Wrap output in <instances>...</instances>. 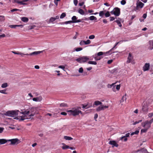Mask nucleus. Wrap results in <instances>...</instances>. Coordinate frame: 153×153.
<instances>
[{"label": "nucleus", "mask_w": 153, "mask_h": 153, "mask_svg": "<svg viewBox=\"0 0 153 153\" xmlns=\"http://www.w3.org/2000/svg\"><path fill=\"white\" fill-rule=\"evenodd\" d=\"M7 83H4L1 85V87L2 88H5L7 86Z\"/></svg>", "instance_id": "obj_32"}, {"label": "nucleus", "mask_w": 153, "mask_h": 153, "mask_svg": "<svg viewBox=\"0 0 153 153\" xmlns=\"http://www.w3.org/2000/svg\"><path fill=\"white\" fill-rule=\"evenodd\" d=\"M24 1H20V2H19V4H22V5H27V4L26 3H24Z\"/></svg>", "instance_id": "obj_51"}, {"label": "nucleus", "mask_w": 153, "mask_h": 153, "mask_svg": "<svg viewBox=\"0 0 153 153\" xmlns=\"http://www.w3.org/2000/svg\"><path fill=\"white\" fill-rule=\"evenodd\" d=\"M20 113L23 114L24 115L19 117H16L15 119H19V121H23L25 119H30L33 116L35 113H32L30 114L29 111L27 110H25L24 111L22 112H19Z\"/></svg>", "instance_id": "obj_1"}, {"label": "nucleus", "mask_w": 153, "mask_h": 153, "mask_svg": "<svg viewBox=\"0 0 153 153\" xmlns=\"http://www.w3.org/2000/svg\"><path fill=\"white\" fill-rule=\"evenodd\" d=\"M33 100L36 102L38 101L37 97L33 98Z\"/></svg>", "instance_id": "obj_63"}, {"label": "nucleus", "mask_w": 153, "mask_h": 153, "mask_svg": "<svg viewBox=\"0 0 153 153\" xmlns=\"http://www.w3.org/2000/svg\"><path fill=\"white\" fill-rule=\"evenodd\" d=\"M149 43L150 45L149 49L150 50L153 49V40L150 41Z\"/></svg>", "instance_id": "obj_19"}, {"label": "nucleus", "mask_w": 153, "mask_h": 153, "mask_svg": "<svg viewBox=\"0 0 153 153\" xmlns=\"http://www.w3.org/2000/svg\"><path fill=\"white\" fill-rule=\"evenodd\" d=\"M103 52H98L97 54V56H100L102 55L103 54Z\"/></svg>", "instance_id": "obj_48"}, {"label": "nucleus", "mask_w": 153, "mask_h": 153, "mask_svg": "<svg viewBox=\"0 0 153 153\" xmlns=\"http://www.w3.org/2000/svg\"><path fill=\"white\" fill-rule=\"evenodd\" d=\"M19 140L18 138L8 140V141L11 142L10 144L12 145L18 144L19 143Z\"/></svg>", "instance_id": "obj_8"}, {"label": "nucleus", "mask_w": 153, "mask_h": 153, "mask_svg": "<svg viewBox=\"0 0 153 153\" xmlns=\"http://www.w3.org/2000/svg\"><path fill=\"white\" fill-rule=\"evenodd\" d=\"M78 12L81 15H83L84 14L85 12L84 10L82 9H79L78 10Z\"/></svg>", "instance_id": "obj_29"}, {"label": "nucleus", "mask_w": 153, "mask_h": 153, "mask_svg": "<svg viewBox=\"0 0 153 153\" xmlns=\"http://www.w3.org/2000/svg\"><path fill=\"white\" fill-rule=\"evenodd\" d=\"M108 108V106L105 105H101L100 106L96 108V111H99L101 110H104L105 108Z\"/></svg>", "instance_id": "obj_9"}, {"label": "nucleus", "mask_w": 153, "mask_h": 153, "mask_svg": "<svg viewBox=\"0 0 153 153\" xmlns=\"http://www.w3.org/2000/svg\"><path fill=\"white\" fill-rule=\"evenodd\" d=\"M82 108H88L92 106V104L91 103L88 102L86 104H82Z\"/></svg>", "instance_id": "obj_15"}, {"label": "nucleus", "mask_w": 153, "mask_h": 153, "mask_svg": "<svg viewBox=\"0 0 153 153\" xmlns=\"http://www.w3.org/2000/svg\"><path fill=\"white\" fill-rule=\"evenodd\" d=\"M148 130V129L145 128H144V129H142L141 130V133H145L147 132Z\"/></svg>", "instance_id": "obj_35"}, {"label": "nucleus", "mask_w": 153, "mask_h": 153, "mask_svg": "<svg viewBox=\"0 0 153 153\" xmlns=\"http://www.w3.org/2000/svg\"><path fill=\"white\" fill-rule=\"evenodd\" d=\"M77 17L75 16H73L71 18V19L72 20V23H76V21Z\"/></svg>", "instance_id": "obj_22"}, {"label": "nucleus", "mask_w": 153, "mask_h": 153, "mask_svg": "<svg viewBox=\"0 0 153 153\" xmlns=\"http://www.w3.org/2000/svg\"><path fill=\"white\" fill-rule=\"evenodd\" d=\"M35 109L34 108H31L30 110L28 111L30 112V114L32 113H34L35 114V112H33L34 111Z\"/></svg>", "instance_id": "obj_30"}, {"label": "nucleus", "mask_w": 153, "mask_h": 153, "mask_svg": "<svg viewBox=\"0 0 153 153\" xmlns=\"http://www.w3.org/2000/svg\"><path fill=\"white\" fill-rule=\"evenodd\" d=\"M6 90H0V92L3 94H7V93L6 92Z\"/></svg>", "instance_id": "obj_39"}, {"label": "nucleus", "mask_w": 153, "mask_h": 153, "mask_svg": "<svg viewBox=\"0 0 153 153\" xmlns=\"http://www.w3.org/2000/svg\"><path fill=\"white\" fill-rule=\"evenodd\" d=\"M120 88V85H117L116 87V88L117 90H119Z\"/></svg>", "instance_id": "obj_55"}, {"label": "nucleus", "mask_w": 153, "mask_h": 153, "mask_svg": "<svg viewBox=\"0 0 153 153\" xmlns=\"http://www.w3.org/2000/svg\"><path fill=\"white\" fill-rule=\"evenodd\" d=\"M153 116V113H149L148 114V116L149 117H151Z\"/></svg>", "instance_id": "obj_56"}, {"label": "nucleus", "mask_w": 153, "mask_h": 153, "mask_svg": "<svg viewBox=\"0 0 153 153\" xmlns=\"http://www.w3.org/2000/svg\"><path fill=\"white\" fill-rule=\"evenodd\" d=\"M91 42V41L89 39L87 40L86 41H85V45H88Z\"/></svg>", "instance_id": "obj_38"}, {"label": "nucleus", "mask_w": 153, "mask_h": 153, "mask_svg": "<svg viewBox=\"0 0 153 153\" xmlns=\"http://www.w3.org/2000/svg\"><path fill=\"white\" fill-rule=\"evenodd\" d=\"M102 102L99 101H96L94 102V105L97 106L99 105H101Z\"/></svg>", "instance_id": "obj_27"}, {"label": "nucleus", "mask_w": 153, "mask_h": 153, "mask_svg": "<svg viewBox=\"0 0 153 153\" xmlns=\"http://www.w3.org/2000/svg\"><path fill=\"white\" fill-rule=\"evenodd\" d=\"M74 3L75 6H76L78 4V0H74Z\"/></svg>", "instance_id": "obj_49"}, {"label": "nucleus", "mask_w": 153, "mask_h": 153, "mask_svg": "<svg viewBox=\"0 0 153 153\" xmlns=\"http://www.w3.org/2000/svg\"><path fill=\"white\" fill-rule=\"evenodd\" d=\"M109 144L112 145V147H118V144L114 140L110 141L109 142Z\"/></svg>", "instance_id": "obj_12"}, {"label": "nucleus", "mask_w": 153, "mask_h": 153, "mask_svg": "<svg viewBox=\"0 0 153 153\" xmlns=\"http://www.w3.org/2000/svg\"><path fill=\"white\" fill-rule=\"evenodd\" d=\"M89 19L90 20H97V18L96 17L93 16H90V17H89Z\"/></svg>", "instance_id": "obj_25"}, {"label": "nucleus", "mask_w": 153, "mask_h": 153, "mask_svg": "<svg viewBox=\"0 0 153 153\" xmlns=\"http://www.w3.org/2000/svg\"><path fill=\"white\" fill-rule=\"evenodd\" d=\"M95 36L94 35H92L90 36H89V39H93L95 38Z\"/></svg>", "instance_id": "obj_41"}, {"label": "nucleus", "mask_w": 153, "mask_h": 153, "mask_svg": "<svg viewBox=\"0 0 153 153\" xmlns=\"http://www.w3.org/2000/svg\"><path fill=\"white\" fill-rule=\"evenodd\" d=\"M139 130H136V131H135V132H132L131 134V135L132 136L134 134H137L139 133Z\"/></svg>", "instance_id": "obj_33"}, {"label": "nucleus", "mask_w": 153, "mask_h": 153, "mask_svg": "<svg viewBox=\"0 0 153 153\" xmlns=\"http://www.w3.org/2000/svg\"><path fill=\"white\" fill-rule=\"evenodd\" d=\"M66 16V14L65 13H62L60 16V19H63Z\"/></svg>", "instance_id": "obj_36"}, {"label": "nucleus", "mask_w": 153, "mask_h": 153, "mask_svg": "<svg viewBox=\"0 0 153 153\" xmlns=\"http://www.w3.org/2000/svg\"><path fill=\"white\" fill-rule=\"evenodd\" d=\"M38 101H40L42 100V97L41 96H39L37 97Z\"/></svg>", "instance_id": "obj_59"}, {"label": "nucleus", "mask_w": 153, "mask_h": 153, "mask_svg": "<svg viewBox=\"0 0 153 153\" xmlns=\"http://www.w3.org/2000/svg\"><path fill=\"white\" fill-rule=\"evenodd\" d=\"M79 108H80V107L78 108H73L72 110H69L67 111V112H70L71 114L74 116H75L78 115L79 113L82 114V112L79 110Z\"/></svg>", "instance_id": "obj_2"}, {"label": "nucleus", "mask_w": 153, "mask_h": 153, "mask_svg": "<svg viewBox=\"0 0 153 153\" xmlns=\"http://www.w3.org/2000/svg\"><path fill=\"white\" fill-rule=\"evenodd\" d=\"M64 138L66 140H71L73 139V138L71 137L68 136H64Z\"/></svg>", "instance_id": "obj_23"}, {"label": "nucleus", "mask_w": 153, "mask_h": 153, "mask_svg": "<svg viewBox=\"0 0 153 153\" xmlns=\"http://www.w3.org/2000/svg\"><path fill=\"white\" fill-rule=\"evenodd\" d=\"M56 20V19H54V17H52L51 18L49 19V22H53Z\"/></svg>", "instance_id": "obj_37"}, {"label": "nucleus", "mask_w": 153, "mask_h": 153, "mask_svg": "<svg viewBox=\"0 0 153 153\" xmlns=\"http://www.w3.org/2000/svg\"><path fill=\"white\" fill-rule=\"evenodd\" d=\"M142 152H144V153H148V152L146 149H143V150H141Z\"/></svg>", "instance_id": "obj_60"}, {"label": "nucleus", "mask_w": 153, "mask_h": 153, "mask_svg": "<svg viewBox=\"0 0 153 153\" xmlns=\"http://www.w3.org/2000/svg\"><path fill=\"white\" fill-rule=\"evenodd\" d=\"M82 50V48H76L75 49V50L76 51H81Z\"/></svg>", "instance_id": "obj_40"}, {"label": "nucleus", "mask_w": 153, "mask_h": 153, "mask_svg": "<svg viewBox=\"0 0 153 153\" xmlns=\"http://www.w3.org/2000/svg\"><path fill=\"white\" fill-rule=\"evenodd\" d=\"M142 110L144 113H146L148 110V106L147 105L144 104L142 106Z\"/></svg>", "instance_id": "obj_11"}, {"label": "nucleus", "mask_w": 153, "mask_h": 153, "mask_svg": "<svg viewBox=\"0 0 153 153\" xmlns=\"http://www.w3.org/2000/svg\"><path fill=\"white\" fill-rule=\"evenodd\" d=\"M113 62V60L112 59L109 60L107 62V63L108 64H111Z\"/></svg>", "instance_id": "obj_61"}, {"label": "nucleus", "mask_w": 153, "mask_h": 153, "mask_svg": "<svg viewBox=\"0 0 153 153\" xmlns=\"http://www.w3.org/2000/svg\"><path fill=\"white\" fill-rule=\"evenodd\" d=\"M58 68H59L62 69L63 70H64V69L65 68V67L64 66L60 65L58 67Z\"/></svg>", "instance_id": "obj_57"}, {"label": "nucleus", "mask_w": 153, "mask_h": 153, "mask_svg": "<svg viewBox=\"0 0 153 153\" xmlns=\"http://www.w3.org/2000/svg\"><path fill=\"white\" fill-rule=\"evenodd\" d=\"M72 21L71 20V21L65 22H64L63 23L65 24H68L72 23Z\"/></svg>", "instance_id": "obj_42"}, {"label": "nucleus", "mask_w": 153, "mask_h": 153, "mask_svg": "<svg viewBox=\"0 0 153 153\" xmlns=\"http://www.w3.org/2000/svg\"><path fill=\"white\" fill-rule=\"evenodd\" d=\"M109 19L110 21H113L115 19V18L113 17H110Z\"/></svg>", "instance_id": "obj_53"}, {"label": "nucleus", "mask_w": 153, "mask_h": 153, "mask_svg": "<svg viewBox=\"0 0 153 153\" xmlns=\"http://www.w3.org/2000/svg\"><path fill=\"white\" fill-rule=\"evenodd\" d=\"M83 69L81 67L79 68V72L80 73H82L83 71Z\"/></svg>", "instance_id": "obj_47"}, {"label": "nucleus", "mask_w": 153, "mask_h": 153, "mask_svg": "<svg viewBox=\"0 0 153 153\" xmlns=\"http://www.w3.org/2000/svg\"><path fill=\"white\" fill-rule=\"evenodd\" d=\"M99 16L103 17L104 15L106 17H109L110 16L111 14L108 11H106L105 10L100 11L99 13Z\"/></svg>", "instance_id": "obj_5"}, {"label": "nucleus", "mask_w": 153, "mask_h": 153, "mask_svg": "<svg viewBox=\"0 0 153 153\" xmlns=\"http://www.w3.org/2000/svg\"><path fill=\"white\" fill-rule=\"evenodd\" d=\"M144 5V4H143V3H142L141 2H140L138 3L137 6L138 7H140V8H142L143 7Z\"/></svg>", "instance_id": "obj_26"}, {"label": "nucleus", "mask_w": 153, "mask_h": 153, "mask_svg": "<svg viewBox=\"0 0 153 153\" xmlns=\"http://www.w3.org/2000/svg\"><path fill=\"white\" fill-rule=\"evenodd\" d=\"M89 60V58L86 56H83L77 58L76 60L79 63H83L86 62Z\"/></svg>", "instance_id": "obj_4"}, {"label": "nucleus", "mask_w": 153, "mask_h": 153, "mask_svg": "<svg viewBox=\"0 0 153 153\" xmlns=\"http://www.w3.org/2000/svg\"><path fill=\"white\" fill-rule=\"evenodd\" d=\"M142 126L144 128L148 129L151 126V125L148 120H146L141 123Z\"/></svg>", "instance_id": "obj_7"}, {"label": "nucleus", "mask_w": 153, "mask_h": 153, "mask_svg": "<svg viewBox=\"0 0 153 153\" xmlns=\"http://www.w3.org/2000/svg\"><path fill=\"white\" fill-rule=\"evenodd\" d=\"M20 10L17 9H13L11 10V11L12 12L15 11H18L19 10Z\"/></svg>", "instance_id": "obj_52"}, {"label": "nucleus", "mask_w": 153, "mask_h": 153, "mask_svg": "<svg viewBox=\"0 0 153 153\" xmlns=\"http://www.w3.org/2000/svg\"><path fill=\"white\" fill-rule=\"evenodd\" d=\"M9 27L11 28H15L17 27H23L22 25H10Z\"/></svg>", "instance_id": "obj_24"}, {"label": "nucleus", "mask_w": 153, "mask_h": 153, "mask_svg": "<svg viewBox=\"0 0 153 153\" xmlns=\"http://www.w3.org/2000/svg\"><path fill=\"white\" fill-rule=\"evenodd\" d=\"M120 21L121 19L119 18L118 19L115 21L114 22H116L120 27H121L122 26V25L121 24Z\"/></svg>", "instance_id": "obj_17"}, {"label": "nucleus", "mask_w": 153, "mask_h": 153, "mask_svg": "<svg viewBox=\"0 0 153 153\" xmlns=\"http://www.w3.org/2000/svg\"><path fill=\"white\" fill-rule=\"evenodd\" d=\"M98 56H95L94 58L95 59V60H100V58H99L98 57Z\"/></svg>", "instance_id": "obj_64"}, {"label": "nucleus", "mask_w": 153, "mask_h": 153, "mask_svg": "<svg viewBox=\"0 0 153 153\" xmlns=\"http://www.w3.org/2000/svg\"><path fill=\"white\" fill-rule=\"evenodd\" d=\"M42 51H34V52H33L30 53V54L26 53V54H25V55L32 56V55H37V54H40V53H42Z\"/></svg>", "instance_id": "obj_13"}, {"label": "nucleus", "mask_w": 153, "mask_h": 153, "mask_svg": "<svg viewBox=\"0 0 153 153\" xmlns=\"http://www.w3.org/2000/svg\"><path fill=\"white\" fill-rule=\"evenodd\" d=\"M19 112V110L9 111L6 112L5 115L8 116L14 117L18 116V112Z\"/></svg>", "instance_id": "obj_3"}, {"label": "nucleus", "mask_w": 153, "mask_h": 153, "mask_svg": "<svg viewBox=\"0 0 153 153\" xmlns=\"http://www.w3.org/2000/svg\"><path fill=\"white\" fill-rule=\"evenodd\" d=\"M126 94L125 95V96H123V97L122 99V100L123 101H124V100H126Z\"/></svg>", "instance_id": "obj_58"}, {"label": "nucleus", "mask_w": 153, "mask_h": 153, "mask_svg": "<svg viewBox=\"0 0 153 153\" xmlns=\"http://www.w3.org/2000/svg\"><path fill=\"white\" fill-rule=\"evenodd\" d=\"M8 141V140H7L5 139H0V144H4Z\"/></svg>", "instance_id": "obj_18"}, {"label": "nucleus", "mask_w": 153, "mask_h": 153, "mask_svg": "<svg viewBox=\"0 0 153 153\" xmlns=\"http://www.w3.org/2000/svg\"><path fill=\"white\" fill-rule=\"evenodd\" d=\"M79 44L81 45H83L85 44V41L82 40L79 43Z\"/></svg>", "instance_id": "obj_44"}, {"label": "nucleus", "mask_w": 153, "mask_h": 153, "mask_svg": "<svg viewBox=\"0 0 153 153\" xmlns=\"http://www.w3.org/2000/svg\"><path fill=\"white\" fill-rule=\"evenodd\" d=\"M126 1L124 0H122L121 1V4L123 5H124L126 4Z\"/></svg>", "instance_id": "obj_46"}, {"label": "nucleus", "mask_w": 153, "mask_h": 153, "mask_svg": "<svg viewBox=\"0 0 153 153\" xmlns=\"http://www.w3.org/2000/svg\"><path fill=\"white\" fill-rule=\"evenodd\" d=\"M78 33L77 32H76V35L73 37V39H75L76 38L77 36H78Z\"/></svg>", "instance_id": "obj_54"}, {"label": "nucleus", "mask_w": 153, "mask_h": 153, "mask_svg": "<svg viewBox=\"0 0 153 153\" xmlns=\"http://www.w3.org/2000/svg\"><path fill=\"white\" fill-rule=\"evenodd\" d=\"M62 144L63 145V146L62 147V148L63 149H66L69 148V146L66 145L64 143H62Z\"/></svg>", "instance_id": "obj_20"}, {"label": "nucleus", "mask_w": 153, "mask_h": 153, "mask_svg": "<svg viewBox=\"0 0 153 153\" xmlns=\"http://www.w3.org/2000/svg\"><path fill=\"white\" fill-rule=\"evenodd\" d=\"M0 19L2 21H4L5 20L4 16H0Z\"/></svg>", "instance_id": "obj_43"}, {"label": "nucleus", "mask_w": 153, "mask_h": 153, "mask_svg": "<svg viewBox=\"0 0 153 153\" xmlns=\"http://www.w3.org/2000/svg\"><path fill=\"white\" fill-rule=\"evenodd\" d=\"M4 128L3 127H0V133H1L3 131Z\"/></svg>", "instance_id": "obj_62"}, {"label": "nucleus", "mask_w": 153, "mask_h": 153, "mask_svg": "<svg viewBox=\"0 0 153 153\" xmlns=\"http://www.w3.org/2000/svg\"><path fill=\"white\" fill-rule=\"evenodd\" d=\"M142 121V120H139V121H135V122H134L133 123V124L134 125H136V124H137L138 123H139L140 122H141Z\"/></svg>", "instance_id": "obj_45"}, {"label": "nucleus", "mask_w": 153, "mask_h": 153, "mask_svg": "<svg viewBox=\"0 0 153 153\" xmlns=\"http://www.w3.org/2000/svg\"><path fill=\"white\" fill-rule=\"evenodd\" d=\"M133 57L132 56V55L131 53H129L128 55V57L127 58V61L126 62L127 63H129L132 62Z\"/></svg>", "instance_id": "obj_14"}, {"label": "nucleus", "mask_w": 153, "mask_h": 153, "mask_svg": "<svg viewBox=\"0 0 153 153\" xmlns=\"http://www.w3.org/2000/svg\"><path fill=\"white\" fill-rule=\"evenodd\" d=\"M150 68V64L149 63H146L143 67V70L144 71H148Z\"/></svg>", "instance_id": "obj_10"}, {"label": "nucleus", "mask_w": 153, "mask_h": 153, "mask_svg": "<svg viewBox=\"0 0 153 153\" xmlns=\"http://www.w3.org/2000/svg\"><path fill=\"white\" fill-rule=\"evenodd\" d=\"M60 107H68V106L66 103H62L60 104Z\"/></svg>", "instance_id": "obj_31"}, {"label": "nucleus", "mask_w": 153, "mask_h": 153, "mask_svg": "<svg viewBox=\"0 0 153 153\" xmlns=\"http://www.w3.org/2000/svg\"><path fill=\"white\" fill-rule=\"evenodd\" d=\"M115 84V83H113L111 85L108 84V88H111L112 87V86Z\"/></svg>", "instance_id": "obj_50"}, {"label": "nucleus", "mask_w": 153, "mask_h": 153, "mask_svg": "<svg viewBox=\"0 0 153 153\" xmlns=\"http://www.w3.org/2000/svg\"><path fill=\"white\" fill-rule=\"evenodd\" d=\"M21 20L24 22H26L28 21L29 19L27 17H23L21 18Z\"/></svg>", "instance_id": "obj_21"}, {"label": "nucleus", "mask_w": 153, "mask_h": 153, "mask_svg": "<svg viewBox=\"0 0 153 153\" xmlns=\"http://www.w3.org/2000/svg\"><path fill=\"white\" fill-rule=\"evenodd\" d=\"M116 46H115V45L112 48L111 50H110L108 51L105 52V53L107 54H108V55H110V54H111V53H114V52H112V51L113 50L114 48H115L116 47Z\"/></svg>", "instance_id": "obj_16"}, {"label": "nucleus", "mask_w": 153, "mask_h": 153, "mask_svg": "<svg viewBox=\"0 0 153 153\" xmlns=\"http://www.w3.org/2000/svg\"><path fill=\"white\" fill-rule=\"evenodd\" d=\"M110 13L116 16H118L120 14V9L117 7H115Z\"/></svg>", "instance_id": "obj_6"}, {"label": "nucleus", "mask_w": 153, "mask_h": 153, "mask_svg": "<svg viewBox=\"0 0 153 153\" xmlns=\"http://www.w3.org/2000/svg\"><path fill=\"white\" fill-rule=\"evenodd\" d=\"M88 63L90 64L96 65L97 64L96 62L95 61H89L88 62Z\"/></svg>", "instance_id": "obj_34"}, {"label": "nucleus", "mask_w": 153, "mask_h": 153, "mask_svg": "<svg viewBox=\"0 0 153 153\" xmlns=\"http://www.w3.org/2000/svg\"><path fill=\"white\" fill-rule=\"evenodd\" d=\"M129 135H130V133H129L126 134L125 136L122 137L120 138V140H123V139L124 137H129Z\"/></svg>", "instance_id": "obj_28"}]
</instances>
